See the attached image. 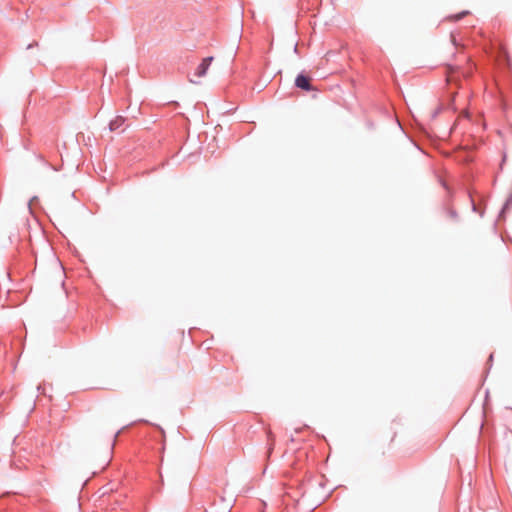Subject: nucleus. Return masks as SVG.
<instances>
[{"mask_svg": "<svg viewBox=\"0 0 512 512\" xmlns=\"http://www.w3.org/2000/svg\"><path fill=\"white\" fill-rule=\"evenodd\" d=\"M118 433H119V431L114 435V439H116V437L118 436ZM115 445H116V442H115V440H113V442L111 443V448H115Z\"/></svg>", "mask_w": 512, "mask_h": 512, "instance_id": "6e6552de", "label": "nucleus"}, {"mask_svg": "<svg viewBox=\"0 0 512 512\" xmlns=\"http://www.w3.org/2000/svg\"><path fill=\"white\" fill-rule=\"evenodd\" d=\"M36 199H37V197H33V198L29 201V207L31 206V203H32L34 200H36Z\"/></svg>", "mask_w": 512, "mask_h": 512, "instance_id": "9b49d317", "label": "nucleus"}, {"mask_svg": "<svg viewBox=\"0 0 512 512\" xmlns=\"http://www.w3.org/2000/svg\"><path fill=\"white\" fill-rule=\"evenodd\" d=\"M489 361H490V362H491V361H493V354H491V355L489 356Z\"/></svg>", "mask_w": 512, "mask_h": 512, "instance_id": "f8f14e48", "label": "nucleus"}, {"mask_svg": "<svg viewBox=\"0 0 512 512\" xmlns=\"http://www.w3.org/2000/svg\"><path fill=\"white\" fill-rule=\"evenodd\" d=\"M441 109V107L436 108L432 113V118H436L437 115L440 113Z\"/></svg>", "mask_w": 512, "mask_h": 512, "instance_id": "423d86ee", "label": "nucleus"}, {"mask_svg": "<svg viewBox=\"0 0 512 512\" xmlns=\"http://www.w3.org/2000/svg\"><path fill=\"white\" fill-rule=\"evenodd\" d=\"M125 122V117L117 115L113 120L110 121L109 130L123 132L125 130Z\"/></svg>", "mask_w": 512, "mask_h": 512, "instance_id": "f03ea898", "label": "nucleus"}, {"mask_svg": "<svg viewBox=\"0 0 512 512\" xmlns=\"http://www.w3.org/2000/svg\"><path fill=\"white\" fill-rule=\"evenodd\" d=\"M295 86L304 91H312L314 89L310 83V78L303 73L297 75L295 79Z\"/></svg>", "mask_w": 512, "mask_h": 512, "instance_id": "f257e3e1", "label": "nucleus"}, {"mask_svg": "<svg viewBox=\"0 0 512 512\" xmlns=\"http://www.w3.org/2000/svg\"><path fill=\"white\" fill-rule=\"evenodd\" d=\"M467 14H468L467 11H462V12H460L458 14L451 15V16L447 17V19L450 20V21H459V20H461Z\"/></svg>", "mask_w": 512, "mask_h": 512, "instance_id": "39448f33", "label": "nucleus"}, {"mask_svg": "<svg viewBox=\"0 0 512 512\" xmlns=\"http://www.w3.org/2000/svg\"><path fill=\"white\" fill-rule=\"evenodd\" d=\"M37 45H38V43H37V42L31 43V44H29V45L27 46V49H31V48H33L34 46H37Z\"/></svg>", "mask_w": 512, "mask_h": 512, "instance_id": "1a4fd4ad", "label": "nucleus"}, {"mask_svg": "<svg viewBox=\"0 0 512 512\" xmlns=\"http://www.w3.org/2000/svg\"><path fill=\"white\" fill-rule=\"evenodd\" d=\"M212 61H213V57L212 56L204 58L202 60V62L197 66L196 71H195V75L197 77L205 76L207 71H208L209 66L212 63Z\"/></svg>", "mask_w": 512, "mask_h": 512, "instance_id": "7ed1b4c3", "label": "nucleus"}, {"mask_svg": "<svg viewBox=\"0 0 512 512\" xmlns=\"http://www.w3.org/2000/svg\"><path fill=\"white\" fill-rule=\"evenodd\" d=\"M449 215H450V217H452V218H457V213H456V211H454V210H450V211H449Z\"/></svg>", "mask_w": 512, "mask_h": 512, "instance_id": "0eeeda50", "label": "nucleus"}, {"mask_svg": "<svg viewBox=\"0 0 512 512\" xmlns=\"http://www.w3.org/2000/svg\"><path fill=\"white\" fill-rule=\"evenodd\" d=\"M451 38H452L453 44L455 45L456 44V39H455L454 35H451Z\"/></svg>", "mask_w": 512, "mask_h": 512, "instance_id": "9d476101", "label": "nucleus"}, {"mask_svg": "<svg viewBox=\"0 0 512 512\" xmlns=\"http://www.w3.org/2000/svg\"><path fill=\"white\" fill-rule=\"evenodd\" d=\"M12 460H11V466L17 468V469H22L23 467H25V465L19 460V462H17L16 460V452L15 450L12 451Z\"/></svg>", "mask_w": 512, "mask_h": 512, "instance_id": "20e7f679", "label": "nucleus"}]
</instances>
